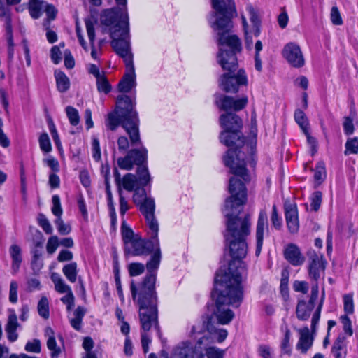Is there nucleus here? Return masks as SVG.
Wrapping results in <instances>:
<instances>
[{"label":"nucleus","mask_w":358,"mask_h":358,"mask_svg":"<svg viewBox=\"0 0 358 358\" xmlns=\"http://www.w3.org/2000/svg\"><path fill=\"white\" fill-rule=\"evenodd\" d=\"M246 10L248 12L250 21L252 24L253 34L255 36L257 37L261 32V19L259 13L252 5H248Z\"/></svg>","instance_id":"obj_28"},{"label":"nucleus","mask_w":358,"mask_h":358,"mask_svg":"<svg viewBox=\"0 0 358 358\" xmlns=\"http://www.w3.org/2000/svg\"><path fill=\"white\" fill-rule=\"evenodd\" d=\"M345 154H347V152L352 154H357L358 152V137H355L348 140L345 143Z\"/></svg>","instance_id":"obj_55"},{"label":"nucleus","mask_w":358,"mask_h":358,"mask_svg":"<svg viewBox=\"0 0 358 358\" xmlns=\"http://www.w3.org/2000/svg\"><path fill=\"white\" fill-rule=\"evenodd\" d=\"M344 310L347 314H352L354 312L353 299L351 294H345L343 296Z\"/></svg>","instance_id":"obj_59"},{"label":"nucleus","mask_w":358,"mask_h":358,"mask_svg":"<svg viewBox=\"0 0 358 358\" xmlns=\"http://www.w3.org/2000/svg\"><path fill=\"white\" fill-rule=\"evenodd\" d=\"M314 171V180L317 183V185H319L326 178L324 163L322 162H317Z\"/></svg>","instance_id":"obj_37"},{"label":"nucleus","mask_w":358,"mask_h":358,"mask_svg":"<svg viewBox=\"0 0 358 358\" xmlns=\"http://www.w3.org/2000/svg\"><path fill=\"white\" fill-rule=\"evenodd\" d=\"M96 85L99 92L107 94L111 91V85L105 75L96 79Z\"/></svg>","instance_id":"obj_42"},{"label":"nucleus","mask_w":358,"mask_h":358,"mask_svg":"<svg viewBox=\"0 0 358 358\" xmlns=\"http://www.w3.org/2000/svg\"><path fill=\"white\" fill-rule=\"evenodd\" d=\"M268 232V217L267 213L265 210H262L259 212L257 227H256V249L255 255L258 257L262 251L264 240V231Z\"/></svg>","instance_id":"obj_16"},{"label":"nucleus","mask_w":358,"mask_h":358,"mask_svg":"<svg viewBox=\"0 0 358 358\" xmlns=\"http://www.w3.org/2000/svg\"><path fill=\"white\" fill-rule=\"evenodd\" d=\"M322 194L320 191L314 192L310 196L311 209L316 212L319 210L322 203Z\"/></svg>","instance_id":"obj_48"},{"label":"nucleus","mask_w":358,"mask_h":358,"mask_svg":"<svg viewBox=\"0 0 358 358\" xmlns=\"http://www.w3.org/2000/svg\"><path fill=\"white\" fill-rule=\"evenodd\" d=\"M226 166L234 175L229 179V192L231 194L225 200L222 212L227 218V232L224 238L229 246L232 257L228 267L221 268L217 273H229L230 264H234V271H237L242 275L245 272V265L241 260L245 257L248 252L246 238L250 234V216H240L243 206L247 201V189L245 182L250 180V175L245 167L246 162L243 154L236 148H229L224 156Z\"/></svg>","instance_id":"obj_1"},{"label":"nucleus","mask_w":358,"mask_h":358,"mask_svg":"<svg viewBox=\"0 0 358 358\" xmlns=\"http://www.w3.org/2000/svg\"><path fill=\"white\" fill-rule=\"evenodd\" d=\"M198 352L196 344L194 348L190 342L183 341L173 349L171 358H194Z\"/></svg>","instance_id":"obj_17"},{"label":"nucleus","mask_w":358,"mask_h":358,"mask_svg":"<svg viewBox=\"0 0 358 358\" xmlns=\"http://www.w3.org/2000/svg\"><path fill=\"white\" fill-rule=\"evenodd\" d=\"M129 157L128 153L124 157H119L117 160V165L121 169L131 170L134 166V164Z\"/></svg>","instance_id":"obj_51"},{"label":"nucleus","mask_w":358,"mask_h":358,"mask_svg":"<svg viewBox=\"0 0 358 358\" xmlns=\"http://www.w3.org/2000/svg\"><path fill=\"white\" fill-rule=\"evenodd\" d=\"M136 175L137 182L143 187H145L151 181V176L146 164L138 166Z\"/></svg>","instance_id":"obj_33"},{"label":"nucleus","mask_w":358,"mask_h":358,"mask_svg":"<svg viewBox=\"0 0 358 358\" xmlns=\"http://www.w3.org/2000/svg\"><path fill=\"white\" fill-rule=\"evenodd\" d=\"M86 309L83 306H78L73 312V317L70 319L71 327L76 331L82 327L83 319L85 315Z\"/></svg>","instance_id":"obj_31"},{"label":"nucleus","mask_w":358,"mask_h":358,"mask_svg":"<svg viewBox=\"0 0 358 358\" xmlns=\"http://www.w3.org/2000/svg\"><path fill=\"white\" fill-rule=\"evenodd\" d=\"M43 3L42 0H29V12L31 17L38 19L41 17Z\"/></svg>","instance_id":"obj_36"},{"label":"nucleus","mask_w":358,"mask_h":358,"mask_svg":"<svg viewBox=\"0 0 358 358\" xmlns=\"http://www.w3.org/2000/svg\"><path fill=\"white\" fill-rule=\"evenodd\" d=\"M225 351L210 345H202V349H199L197 356L198 358H223Z\"/></svg>","instance_id":"obj_23"},{"label":"nucleus","mask_w":358,"mask_h":358,"mask_svg":"<svg viewBox=\"0 0 358 358\" xmlns=\"http://www.w3.org/2000/svg\"><path fill=\"white\" fill-rule=\"evenodd\" d=\"M92 156L94 160L99 161L101 159V148L99 141L96 136L92 137Z\"/></svg>","instance_id":"obj_56"},{"label":"nucleus","mask_w":358,"mask_h":358,"mask_svg":"<svg viewBox=\"0 0 358 358\" xmlns=\"http://www.w3.org/2000/svg\"><path fill=\"white\" fill-rule=\"evenodd\" d=\"M134 191L133 201L136 206L149 198L146 196L145 189L143 186L141 188H136Z\"/></svg>","instance_id":"obj_47"},{"label":"nucleus","mask_w":358,"mask_h":358,"mask_svg":"<svg viewBox=\"0 0 358 358\" xmlns=\"http://www.w3.org/2000/svg\"><path fill=\"white\" fill-rule=\"evenodd\" d=\"M294 119L301 130L307 131V129H309V123L305 113L301 110L297 109L295 111Z\"/></svg>","instance_id":"obj_38"},{"label":"nucleus","mask_w":358,"mask_h":358,"mask_svg":"<svg viewBox=\"0 0 358 358\" xmlns=\"http://www.w3.org/2000/svg\"><path fill=\"white\" fill-rule=\"evenodd\" d=\"M78 266L76 262H71L64 266L62 272L67 280L73 283L76 281L78 275Z\"/></svg>","instance_id":"obj_34"},{"label":"nucleus","mask_w":358,"mask_h":358,"mask_svg":"<svg viewBox=\"0 0 358 358\" xmlns=\"http://www.w3.org/2000/svg\"><path fill=\"white\" fill-rule=\"evenodd\" d=\"M127 72L118 84V90L121 92H129L136 86V74L134 64H125Z\"/></svg>","instance_id":"obj_18"},{"label":"nucleus","mask_w":358,"mask_h":358,"mask_svg":"<svg viewBox=\"0 0 358 358\" xmlns=\"http://www.w3.org/2000/svg\"><path fill=\"white\" fill-rule=\"evenodd\" d=\"M271 221L273 227L276 229H280L281 228L282 219L278 214L277 207L275 205H273L272 207V214H271Z\"/></svg>","instance_id":"obj_60"},{"label":"nucleus","mask_w":358,"mask_h":358,"mask_svg":"<svg viewBox=\"0 0 358 358\" xmlns=\"http://www.w3.org/2000/svg\"><path fill=\"white\" fill-rule=\"evenodd\" d=\"M324 290H322L320 301L314 312L311 319V333L309 328L306 326L297 329L299 334V341L296 345V350L301 354L305 355L312 348L314 341V334L316 333L317 327L320 318L321 310L324 301Z\"/></svg>","instance_id":"obj_8"},{"label":"nucleus","mask_w":358,"mask_h":358,"mask_svg":"<svg viewBox=\"0 0 358 358\" xmlns=\"http://www.w3.org/2000/svg\"><path fill=\"white\" fill-rule=\"evenodd\" d=\"M241 19L245 33V46L248 49H251L252 45V38L248 33V24L245 16L242 15Z\"/></svg>","instance_id":"obj_54"},{"label":"nucleus","mask_w":358,"mask_h":358,"mask_svg":"<svg viewBox=\"0 0 358 358\" xmlns=\"http://www.w3.org/2000/svg\"><path fill=\"white\" fill-rule=\"evenodd\" d=\"M215 101L220 110L229 113V110L238 111L244 108L248 103V98L244 96L238 99H234L231 96L220 94L216 96Z\"/></svg>","instance_id":"obj_15"},{"label":"nucleus","mask_w":358,"mask_h":358,"mask_svg":"<svg viewBox=\"0 0 358 358\" xmlns=\"http://www.w3.org/2000/svg\"><path fill=\"white\" fill-rule=\"evenodd\" d=\"M220 123L224 129L220 133V141L227 147L233 146L238 143V145L244 143V137L241 131L242 120L235 113H229L222 114L220 117Z\"/></svg>","instance_id":"obj_7"},{"label":"nucleus","mask_w":358,"mask_h":358,"mask_svg":"<svg viewBox=\"0 0 358 358\" xmlns=\"http://www.w3.org/2000/svg\"><path fill=\"white\" fill-rule=\"evenodd\" d=\"M55 224L57 226L59 233L62 235H66L70 233L71 227L69 225L66 224L62 220V217H57L55 220Z\"/></svg>","instance_id":"obj_62"},{"label":"nucleus","mask_w":358,"mask_h":358,"mask_svg":"<svg viewBox=\"0 0 358 358\" xmlns=\"http://www.w3.org/2000/svg\"><path fill=\"white\" fill-rule=\"evenodd\" d=\"M45 335L48 336L47 347L51 351V358H58L61 353V350L57 345L53 330L50 327H47L45 331Z\"/></svg>","instance_id":"obj_29"},{"label":"nucleus","mask_w":358,"mask_h":358,"mask_svg":"<svg viewBox=\"0 0 358 358\" xmlns=\"http://www.w3.org/2000/svg\"><path fill=\"white\" fill-rule=\"evenodd\" d=\"M61 301L66 306L67 311H71L75 305V298L72 292L61 298Z\"/></svg>","instance_id":"obj_58"},{"label":"nucleus","mask_w":358,"mask_h":358,"mask_svg":"<svg viewBox=\"0 0 358 358\" xmlns=\"http://www.w3.org/2000/svg\"><path fill=\"white\" fill-rule=\"evenodd\" d=\"M9 253L12 259L11 268L13 273H16L22 262V250L19 245L13 244L9 248Z\"/></svg>","instance_id":"obj_27"},{"label":"nucleus","mask_w":358,"mask_h":358,"mask_svg":"<svg viewBox=\"0 0 358 358\" xmlns=\"http://www.w3.org/2000/svg\"><path fill=\"white\" fill-rule=\"evenodd\" d=\"M340 320L343 324V331L348 336H351L353 334V330L352 327V322L350 317L348 315H344L340 317Z\"/></svg>","instance_id":"obj_50"},{"label":"nucleus","mask_w":358,"mask_h":358,"mask_svg":"<svg viewBox=\"0 0 358 358\" xmlns=\"http://www.w3.org/2000/svg\"><path fill=\"white\" fill-rule=\"evenodd\" d=\"M140 211L144 215L149 229L153 231L154 236H158L159 224L155 216V199L150 197L138 206Z\"/></svg>","instance_id":"obj_13"},{"label":"nucleus","mask_w":358,"mask_h":358,"mask_svg":"<svg viewBox=\"0 0 358 358\" xmlns=\"http://www.w3.org/2000/svg\"><path fill=\"white\" fill-rule=\"evenodd\" d=\"M213 9L209 22L217 32L219 51L217 60L224 71L219 79L220 87L226 92L236 93L239 86L246 85L248 78L243 69H238L236 55L241 51V43L236 35H230L232 19L237 16L234 0H211Z\"/></svg>","instance_id":"obj_2"},{"label":"nucleus","mask_w":358,"mask_h":358,"mask_svg":"<svg viewBox=\"0 0 358 358\" xmlns=\"http://www.w3.org/2000/svg\"><path fill=\"white\" fill-rule=\"evenodd\" d=\"M159 243L158 236H155L153 231H150L149 239H143L140 236H137L136 238L124 247V253L125 256L133 257L148 255L159 246Z\"/></svg>","instance_id":"obj_10"},{"label":"nucleus","mask_w":358,"mask_h":358,"mask_svg":"<svg viewBox=\"0 0 358 358\" xmlns=\"http://www.w3.org/2000/svg\"><path fill=\"white\" fill-rule=\"evenodd\" d=\"M55 77L58 91L60 92H66L70 87L69 78L61 71H55Z\"/></svg>","instance_id":"obj_30"},{"label":"nucleus","mask_w":358,"mask_h":358,"mask_svg":"<svg viewBox=\"0 0 358 358\" xmlns=\"http://www.w3.org/2000/svg\"><path fill=\"white\" fill-rule=\"evenodd\" d=\"M97 23L96 20H93L92 18H87L85 20V24L86 27V30L88 36V38L91 45V56L94 59H97V52L94 47V41H95V29L94 26Z\"/></svg>","instance_id":"obj_24"},{"label":"nucleus","mask_w":358,"mask_h":358,"mask_svg":"<svg viewBox=\"0 0 358 358\" xmlns=\"http://www.w3.org/2000/svg\"><path fill=\"white\" fill-rule=\"evenodd\" d=\"M137 184L136 176L132 173H127L121 178L120 188L122 187L128 192H132L136 189Z\"/></svg>","instance_id":"obj_32"},{"label":"nucleus","mask_w":358,"mask_h":358,"mask_svg":"<svg viewBox=\"0 0 358 358\" xmlns=\"http://www.w3.org/2000/svg\"><path fill=\"white\" fill-rule=\"evenodd\" d=\"M0 17H3L5 21V28L10 29L12 25V19L10 9L0 1Z\"/></svg>","instance_id":"obj_41"},{"label":"nucleus","mask_w":358,"mask_h":358,"mask_svg":"<svg viewBox=\"0 0 358 358\" xmlns=\"http://www.w3.org/2000/svg\"><path fill=\"white\" fill-rule=\"evenodd\" d=\"M203 331H206L208 333L197 341V350L202 349V345H209L215 343H221L228 336L227 329L217 327L212 322V318L209 317H202V329L198 331L196 327L193 326L191 334L193 335Z\"/></svg>","instance_id":"obj_9"},{"label":"nucleus","mask_w":358,"mask_h":358,"mask_svg":"<svg viewBox=\"0 0 358 358\" xmlns=\"http://www.w3.org/2000/svg\"><path fill=\"white\" fill-rule=\"evenodd\" d=\"M292 334L287 327L285 328V335L281 341L280 348L285 354L290 355L292 352V347L290 344Z\"/></svg>","instance_id":"obj_39"},{"label":"nucleus","mask_w":358,"mask_h":358,"mask_svg":"<svg viewBox=\"0 0 358 358\" xmlns=\"http://www.w3.org/2000/svg\"><path fill=\"white\" fill-rule=\"evenodd\" d=\"M285 215L289 231L294 234L299 229L298 210L295 205L286 204L285 206Z\"/></svg>","instance_id":"obj_20"},{"label":"nucleus","mask_w":358,"mask_h":358,"mask_svg":"<svg viewBox=\"0 0 358 358\" xmlns=\"http://www.w3.org/2000/svg\"><path fill=\"white\" fill-rule=\"evenodd\" d=\"M17 282L15 280H12L10 284L9 291V301L12 303H15L17 301Z\"/></svg>","instance_id":"obj_63"},{"label":"nucleus","mask_w":358,"mask_h":358,"mask_svg":"<svg viewBox=\"0 0 358 358\" xmlns=\"http://www.w3.org/2000/svg\"><path fill=\"white\" fill-rule=\"evenodd\" d=\"M162 259L159 245L152 251L150 259L146 263L147 274L139 283L131 280L130 290L134 301L140 306V313L144 329L149 328L148 321L156 317L157 295L155 290L157 273Z\"/></svg>","instance_id":"obj_4"},{"label":"nucleus","mask_w":358,"mask_h":358,"mask_svg":"<svg viewBox=\"0 0 358 358\" xmlns=\"http://www.w3.org/2000/svg\"><path fill=\"white\" fill-rule=\"evenodd\" d=\"M319 287L318 285L314 284L311 287V294L308 302L304 300H299L298 301L296 315V317L301 321L308 320L310 314L315 307V303L318 298Z\"/></svg>","instance_id":"obj_12"},{"label":"nucleus","mask_w":358,"mask_h":358,"mask_svg":"<svg viewBox=\"0 0 358 358\" xmlns=\"http://www.w3.org/2000/svg\"><path fill=\"white\" fill-rule=\"evenodd\" d=\"M138 234H134L133 230L129 227H124V224H122V237L124 243V247L127 245L133 240L136 238Z\"/></svg>","instance_id":"obj_43"},{"label":"nucleus","mask_w":358,"mask_h":358,"mask_svg":"<svg viewBox=\"0 0 358 358\" xmlns=\"http://www.w3.org/2000/svg\"><path fill=\"white\" fill-rule=\"evenodd\" d=\"M343 131L345 135H351L355 131L352 119L350 117H345L343 121Z\"/></svg>","instance_id":"obj_64"},{"label":"nucleus","mask_w":358,"mask_h":358,"mask_svg":"<svg viewBox=\"0 0 358 358\" xmlns=\"http://www.w3.org/2000/svg\"><path fill=\"white\" fill-rule=\"evenodd\" d=\"M234 264H230L229 273H216L215 287L211 293L212 303L208 306L212 322L226 325L234 318L235 314L229 306L238 307L243 298L241 274L234 271Z\"/></svg>","instance_id":"obj_3"},{"label":"nucleus","mask_w":358,"mask_h":358,"mask_svg":"<svg viewBox=\"0 0 358 358\" xmlns=\"http://www.w3.org/2000/svg\"><path fill=\"white\" fill-rule=\"evenodd\" d=\"M145 267L143 264L139 262L131 263L128 266L130 276H138L143 273Z\"/></svg>","instance_id":"obj_44"},{"label":"nucleus","mask_w":358,"mask_h":358,"mask_svg":"<svg viewBox=\"0 0 358 358\" xmlns=\"http://www.w3.org/2000/svg\"><path fill=\"white\" fill-rule=\"evenodd\" d=\"M101 24L105 27L103 32H108L112 38L111 45L117 55L124 59L125 64H132L133 54L131 51L129 16L127 10L114 7L105 9L100 15Z\"/></svg>","instance_id":"obj_5"},{"label":"nucleus","mask_w":358,"mask_h":358,"mask_svg":"<svg viewBox=\"0 0 358 358\" xmlns=\"http://www.w3.org/2000/svg\"><path fill=\"white\" fill-rule=\"evenodd\" d=\"M331 21L334 25H341L343 22L337 6H333L330 13Z\"/></svg>","instance_id":"obj_57"},{"label":"nucleus","mask_w":358,"mask_h":358,"mask_svg":"<svg viewBox=\"0 0 358 358\" xmlns=\"http://www.w3.org/2000/svg\"><path fill=\"white\" fill-rule=\"evenodd\" d=\"M135 103L127 95H120L117 98L116 108L108 115L107 127L115 131L121 125L129 136L131 145L141 143L139 134V119L134 109Z\"/></svg>","instance_id":"obj_6"},{"label":"nucleus","mask_w":358,"mask_h":358,"mask_svg":"<svg viewBox=\"0 0 358 358\" xmlns=\"http://www.w3.org/2000/svg\"><path fill=\"white\" fill-rule=\"evenodd\" d=\"M308 257V275L310 279L313 280L317 284L321 274L324 273L326 261L323 255H320L313 250H310L307 252Z\"/></svg>","instance_id":"obj_11"},{"label":"nucleus","mask_w":358,"mask_h":358,"mask_svg":"<svg viewBox=\"0 0 358 358\" xmlns=\"http://www.w3.org/2000/svg\"><path fill=\"white\" fill-rule=\"evenodd\" d=\"M283 57L293 67L300 68L305 64V59L300 47L294 43H287L282 50Z\"/></svg>","instance_id":"obj_14"},{"label":"nucleus","mask_w":358,"mask_h":358,"mask_svg":"<svg viewBox=\"0 0 358 358\" xmlns=\"http://www.w3.org/2000/svg\"><path fill=\"white\" fill-rule=\"evenodd\" d=\"M38 314L44 319L49 317V303L47 297L43 296L38 303L37 306Z\"/></svg>","instance_id":"obj_40"},{"label":"nucleus","mask_w":358,"mask_h":358,"mask_svg":"<svg viewBox=\"0 0 358 358\" xmlns=\"http://www.w3.org/2000/svg\"><path fill=\"white\" fill-rule=\"evenodd\" d=\"M38 223L47 234H51L52 233V227L49 220L43 214H39L38 217Z\"/></svg>","instance_id":"obj_49"},{"label":"nucleus","mask_w":358,"mask_h":358,"mask_svg":"<svg viewBox=\"0 0 358 358\" xmlns=\"http://www.w3.org/2000/svg\"><path fill=\"white\" fill-rule=\"evenodd\" d=\"M127 153L133 164L138 166L145 165L147 162L148 150L143 146L140 149H131Z\"/></svg>","instance_id":"obj_25"},{"label":"nucleus","mask_w":358,"mask_h":358,"mask_svg":"<svg viewBox=\"0 0 358 358\" xmlns=\"http://www.w3.org/2000/svg\"><path fill=\"white\" fill-rule=\"evenodd\" d=\"M59 246V240L57 236H50L46 245V250L47 252L50 255H52Z\"/></svg>","instance_id":"obj_53"},{"label":"nucleus","mask_w":358,"mask_h":358,"mask_svg":"<svg viewBox=\"0 0 358 358\" xmlns=\"http://www.w3.org/2000/svg\"><path fill=\"white\" fill-rule=\"evenodd\" d=\"M66 112L70 123L73 126L78 125L80 122L78 111L72 106H67Z\"/></svg>","instance_id":"obj_46"},{"label":"nucleus","mask_w":358,"mask_h":358,"mask_svg":"<svg viewBox=\"0 0 358 358\" xmlns=\"http://www.w3.org/2000/svg\"><path fill=\"white\" fill-rule=\"evenodd\" d=\"M139 317H140V322H141V329H142V332H141V345H142V348H143V350L144 353H147L148 352V350H149V344L151 342L150 336L147 333V331H148L151 329L152 327L155 326V327H157L158 326L157 305H156V317H155V319L152 320V319L150 318V320L148 321L149 328L144 329L143 327V323H142V320H141V313H139Z\"/></svg>","instance_id":"obj_21"},{"label":"nucleus","mask_w":358,"mask_h":358,"mask_svg":"<svg viewBox=\"0 0 358 358\" xmlns=\"http://www.w3.org/2000/svg\"><path fill=\"white\" fill-rule=\"evenodd\" d=\"M52 280L54 282L55 290L60 293H69L72 292L71 288L69 285L66 284L64 280L58 275H52Z\"/></svg>","instance_id":"obj_35"},{"label":"nucleus","mask_w":358,"mask_h":358,"mask_svg":"<svg viewBox=\"0 0 358 358\" xmlns=\"http://www.w3.org/2000/svg\"><path fill=\"white\" fill-rule=\"evenodd\" d=\"M331 352L334 358H345L347 355L346 337L343 334H339L334 341Z\"/></svg>","instance_id":"obj_22"},{"label":"nucleus","mask_w":358,"mask_h":358,"mask_svg":"<svg viewBox=\"0 0 358 358\" xmlns=\"http://www.w3.org/2000/svg\"><path fill=\"white\" fill-rule=\"evenodd\" d=\"M115 182L117 186V192L119 195L120 203V213L122 216H124L126 212L129 209L127 201L123 195V191L120 188L121 175L119 171L115 169L114 171Z\"/></svg>","instance_id":"obj_26"},{"label":"nucleus","mask_w":358,"mask_h":358,"mask_svg":"<svg viewBox=\"0 0 358 358\" xmlns=\"http://www.w3.org/2000/svg\"><path fill=\"white\" fill-rule=\"evenodd\" d=\"M284 257L292 266H299L304 263L305 257L302 255L297 245L290 243L284 250Z\"/></svg>","instance_id":"obj_19"},{"label":"nucleus","mask_w":358,"mask_h":358,"mask_svg":"<svg viewBox=\"0 0 358 358\" xmlns=\"http://www.w3.org/2000/svg\"><path fill=\"white\" fill-rule=\"evenodd\" d=\"M41 150L45 152H50L52 150V145L50 138L47 133H43L38 139Z\"/></svg>","instance_id":"obj_45"},{"label":"nucleus","mask_w":358,"mask_h":358,"mask_svg":"<svg viewBox=\"0 0 358 358\" xmlns=\"http://www.w3.org/2000/svg\"><path fill=\"white\" fill-rule=\"evenodd\" d=\"M24 349L27 352L38 353L41 351V342L38 339L28 341L25 345Z\"/></svg>","instance_id":"obj_61"},{"label":"nucleus","mask_w":358,"mask_h":358,"mask_svg":"<svg viewBox=\"0 0 358 358\" xmlns=\"http://www.w3.org/2000/svg\"><path fill=\"white\" fill-rule=\"evenodd\" d=\"M52 213L57 217H61L63 210L61 206L60 198L58 195H54L52 198Z\"/></svg>","instance_id":"obj_52"}]
</instances>
